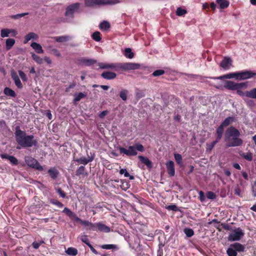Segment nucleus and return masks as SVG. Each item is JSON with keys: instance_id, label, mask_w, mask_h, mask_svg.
<instances>
[{"instance_id": "obj_30", "label": "nucleus", "mask_w": 256, "mask_h": 256, "mask_svg": "<svg viewBox=\"0 0 256 256\" xmlns=\"http://www.w3.org/2000/svg\"><path fill=\"white\" fill-rule=\"evenodd\" d=\"M74 102H79L81 99L84 98L86 96V94L82 92L76 93L74 94Z\"/></svg>"}, {"instance_id": "obj_48", "label": "nucleus", "mask_w": 256, "mask_h": 256, "mask_svg": "<svg viewBox=\"0 0 256 256\" xmlns=\"http://www.w3.org/2000/svg\"><path fill=\"white\" fill-rule=\"evenodd\" d=\"M206 196L207 198L210 200H214L216 198V194L211 191L208 192Z\"/></svg>"}, {"instance_id": "obj_47", "label": "nucleus", "mask_w": 256, "mask_h": 256, "mask_svg": "<svg viewBox=\"0 0 256 256\" xmlns=\"http://www.w3.org/2000/svg\"><path fill=\"white\" fill-rule=\"evenodd\" d=\"M50 203L52 204H54L58 206L60 208H62L63 207L64 204L60 202L55 200L54 199H52L50 200Z\"/></svg>"}, {"instance_id": "obj_25", "label": "nucleus", "mask_w": 256, "mask_h": 256, "mask_svg": "<svg viewBox=\"0 0 256 256\" xmlns=\"http://www.w3.org/2000/svg\"><path fill=\"white\" fill-rule=\"evenodd\" d=\"M245 96L246 97L256 99V88H254L250 90L245 92Z\"/></svg>"}, {"instance_id": "obj_44", "label": "nucleus", "mask_w": 256, "mask_h": 256, "mask_svg": "<svg viewBox=\"0 0 256 256\" xmlns=\"http://www.w3.org/2000/svg\"><path fill=\"white\" fill-rule=\"evenodd\" d=\"M186 13V10L179 7L177 8L176 14L178 16H182Z\"/></svg>"}, {"instance_id": "obj_52", "label": "nucleus", "mask_w": 256, "mask_h": 256, "mask_svg": "<svg viewBox=\"0 0 256 256\" xmlns=\"http://www.w3.org/2000/svg\"><path fill=\"white\" fill-rule=\"evenodd\" d=\"M19 76L24 82H26L28 78L26 74L22 70H18Z\"/></svg>"}, {"instance_id": "obj_11", "label": "nucleus", "mask_w": 256, "mask_h": 256, "mask_svg": "<svg viewBox=\"0 0 256 256\" xmlns=\"http://www.w3.org/2000/svg\"><path fill=\"white\" fill-rule=\"evenodd\" d=\"M232 64V60L230 58L224 57L220 63V66L224 70H228Z\"/></svg>"}, {"instance_id": "obj_60", "label": "nucleus", "mask_w": 256, "mask_h": 256, "mask_svg": "<svg viewBox=\"0 0 256 256\" xmlns=\"http://www.w3.org/2000/svg\"><path fill=\"white\" fill-rule=\"evenodd\" d=\"M56 192L59 194V195L62 198H66V194L64 191H62L60 188H56Z\"/></svg>"}, {"instance_id": "obj_37", "label": "nucleus", "mask_w": 256, "mask_h": 256, "mask_svg": "<svg viewBox=\"0 0 256 256\" xmlns=\"http://www.w3.org/2000/svg\"><path fill=\"white\" fill-rule=\"evenodd\" d=\"M226 253L228 256H236L237 252L230 245V247L226 250Z\"/></svg>"}, {"instance_id": "obj_22", "label": "nucleus", "mask_w": 256, "mask_h": 256, "mask_svg": "<svg viewBox=\"0 0 256 256\" xmlns=\"http://www.w3.org/2000/svg\"><path fill=\"white\" fill-rule=\"evenodd\" d=\"M30 46L36 50V52L38 54H43L44 53V50L42 48V46L36 42H33L31 44Z\"/></svg>"}, {"instance_id": "obj_20", "label": "nucleus", "mask_w": 256, "mask_h": 256, "mask_svg": "<svg viewBox=\"0 0 256 256\" xmlns=\"http://www.w3.org/2000/svg\"><path fill=\"white\" fill-rule=\"evenodd\" d=\"M138 158L142 164H146L148 168H152V162L148 158L142 156H140Z\"/></svg>"}, {"instance_id": "obj_23", "label": "nucleus", "mask_w": 256, "mask_h": 256, "mask_svg": "<svg viewBox=\"0 0 256 256\" xmlns=\"http://www.w3.org/2000/svg\"><path fill=\"white\" fill-rule=\"evenodd\" d=\"M237 77H238V72L224 74V75L220 76L219 77L216 78L219 79V80H222L224 78L230 79V78H235L236 79V80Z\"/></svg>"}, {"instance_id": "obj_57", "label": "nucleus", "mask_w": 256, "mask_h": 256, "mask_svg": "<svg viewBox=\"0 0 256 256\" xmlns=\"http://www.w3.org/2000/svg\"><path fill=\"white\" fill-rule=\"evenodd\" d=\"M136 150H138L140 152H142L144 150V146L140 144H136L134 146Z\"/></svg>"}, {"instance_id": "obj_18", "label": "nucleus", "mask_w": 256, "mask_h": 256, "mask_svg": "<svg viewBox=\"0 0 256 256\" xmlns=\"http://www.w3.org/2000/svg\"><path fill=\"white\" fill-rule=\"evenodd\" d=\"M70 36H62L54 37V39L58 42H66L72 39Z\"/></svg>"}, {"instance_id": "obj_64", "label": "nucleus", "mask_w": 256, "mask_h": 256, "mask_svg": "<svg viewBox=\"0 0 256 256\" xmlns=\"http://www.w3.org/2000/svg\"><path fill=\"white\" fill-rule=\"evenodd\" d=\"M199 198L201 202H204L205 200V195L202 191L199 192Z\"/></svg>"}, {"instance_id": "obj_12", "label": "nucleus", "mask_w": 256, "mask_h": 256, "mask_svg": "<svg viewBox=\"0 0 256 256\" xmlns=\"http://www.w3.org/2000/svg\"><path fill=\"white\" fill-rule=\"evenodd\" d=\"M166 168L168 174L171 176H174L175 174L174 164L173 161L170 160L166 164Z\"/></svg>"}, {"instance_id": "obj_53", "label": "nucleus", "mask_w": 256, "mask_h": 256, "mask_svg": "<svg viewBox=\"0 0 256 256\" xmlns=\"http://www.w3.org/2000/svg\"><path fill=\"white\" fill-rule=\"evenodd\" d=\"M166 208L168 210L176 212L178 210V207L175 204H172L166 207Z\"/></svg>"}, {"instance_id": "obj_51", "label": "nucleus", "mask_w": 256, "mask_h": 256, "mask_svg": "<svg viewBox=\"0 0 256 256\" xmlns=\"http://www.w3.org/2000/svg\"><path fill=\"white\" fill-rule=\"evenodd\" d=\"M224 127H223L221 125L219 126V127L217 128L216 131L217 136H222V134L224 133Z\"/></svg>"}, {"instance_id": "obj_56", "label": "nucleus", "mask_w": 256, "mask_h": 256, "mask_svg": "<svg viewBox=\"0 0 256 256\" xmlns=\"http://www.w3.org/2000/svg\"><path fill=\"white\" fill-rule=\"evenodd\" d=\"M68 216L72 219H76V221L77 222H78L80 221V220L78 218L76 214L73 212H72L71 211V212L68 215Z\"/></svg>"}, {"instance_id": "obj_36", "label": "nucleus", "mask_w": 256, "mask_h": 256, "mask_svg": "<svg viewBox=\"0 0 256 256\" xmlns=\"http://www.w3.org/2000/svg\"><path fill=\"white\" fill-rule=\"evenodd\" d=\"M32 56L33 60L36 62H37L38 64H43L44 60L42 58H41L40 56H38L34 54H32Z\"/></svg>"}, {"instance_id": "obj_34", "label": "nucleus", "mask_w": 256, "mask_h": 256, "mask_svg": "<svg viewBox=\"0 0 256 256\" xmlns=\"http://www.w3.org/2000/svg\"><path fill=\"white\" fill-rule=\"evenodd\" d=\"M15 44V40L13 38H8L6 40V48L10 50Z\"/></svg>"}, {"instance_id": "obj_41", "label": "nucleus", "mask_w": 256, "mask_h": 256, "mask_svg": "<svg viewBox=\"0 0 256 256\" xmlns=\"http://www.w3.org/2000/svg\"><path fill=\"white\" fill-rule=\"evenodd\" d=\"M12 32V30L10 29H2L1 30V36L2 38L8 37Z\"/></svg>"}, {"instance_id": "obj_42", "label": "nucleus", "mask_w": 256, "mask_h": 256, "mask_svg": "<svg viewBox=\"0 0 256 256\" xmlns=\"http://www.w3.org/2000/svg\"><path fill=\"white\" fill-rule=\"evenodd\" d=\"M241 156L246 160L248 161H252V155L251 152L242 153Z\"/></svg>"}, {"instance_id": "obj_26", "label": "nucleus", "mask_w": 256, "mask_h": 256, "mask_svg": "<svg viewBox=\"0 0 256 256\" xmlns=\"http://www.w3.org/2000/svg\"><path fill=\"white\" fill-rule=\"evenodd\" d=\"M76 175L78 176L82 175L83 177L86 176L88 174L85 172V168L84 166H80L76 170Z\"/></svg>"}, {"instance_id": "obj_46", "label": "nucleus", "mask_w": 256, "mask_h": 256, "mask_svg": "<svg viewBox=\"0 0 256 256\" xmlns=\"http://www.w3.org/2000/svg\"><path fill=\"white\" fill-rule=\"evenodd\" d=\"M247 87H248V82L236 83V88L237 89L246 88Z\"/></svg>"}, {"instance_id": "obj_27", "label": "nucleus", "mask_w": 256, "mask_h": 256, "mask_svg": "<svg viewBox=\"0 0 256 256\" xmlns=\"http://www.w3.org/2000/svg\"><path fill=\"white\" fill-rule=\"evenodd\" d=\"M38 38V35L34 32H30L25 36L24 43L28 42L30 40H36Z\"/></svg>"}, {"instance_id": "obj_45", "label": "nucleus", "mask_w": 256, "mask_h": 256, "mask_svg": "<svg viewBox=\"0 0 256 256\" xmlns=\"http://www.w3.org/2000/svg\"><path fill=\"white\" fill-rule=\"evenodd\" d=\"M28 14V12L22 13L19 14H16L15 15H12L10 16V18L13 19H18L20 18L25 16H26Z\"/></svg>"}, {"instance_id": "obj_55", "label": "nucleus", "mask_w": 256, "mask_h": 256, "mask_svg": "<svg viewBox=\"0 0 256 256\" xmlns=\"http://www.w3.org/2000/svg\"><path fill=\"white\" fill-rule=\"evenodd\" d=\"M80 240L84 244H86L87 246L90 244L88 238L86 236H81L80 237Z\"/></svg>"}, {"instance_id": "obj_8", "label": "nucleus", "mask_w": 256, "mask_h": 256, "mask_svg": "<svg viewBox=\"0 0 256 256\" xmlns=\"http://www.w3.org/2000/svg\"><path fill=\"white\" fill-rule=\"evenodd\" d=\"M120 154H124L128 156H134L137 154V152L134 146H130L128 149H126L122 147L118 148Z\"/></svg>"}, {"instance_id": "obj_3", "label": "nucleus", "mask_w": 256, "mask_h": 256, "mask_svg": "<svg viewBox=\"0 0 256 256\" xmlns=\"http://www.w3.org/2000/svg\"><path fill=\"white\" fill-rule=\"evenodd\" d=\"M244 232L240 228L232 230L228 234V240L229 242H236L240 240L244 236Z\"/></svg>"}, {"instance_id": "obj_33", "label": "nucleus", "mask_w": 256, "mask_h": 256, "mask_svg": "<svg viewBox=\"0 0 256 256\" xmlns=\"http://www.w3.org/2000/svg\"><path fill=\"white\" fill-rule=\"evenodd\" d=\"M98 230L104 232H110V228L106 225H96Z\"/></svg>"}, {"instance_id": "obj_17", "label": "nucleus", "mask_w": 256, "mask_h": 256, "mask_svg": "<svg viewBox=\"0 0 256 256\" xmlns=\"http://www.w3.org/2000/svg\"><path fill=\"white\" fill-rule=\"evenodd\" d=\"M230 246L236 252H242L245 249L244 246L238 242H235Z\"/></svg>"}, {"instance_id": "obj_39", "label": "nucleus", "mask_w": 256, "mask_h": 256, "mask_svg": "<svg viewBox=\"0 0 256 256\" xmlns=\"http://www.w3.org/2000/svg\"><path fill=\"white\" fill-rule=\"evenodd\" d=\"M184 232L186 236L188 238L192 237L194 234V232L191 228H186L184 230Z\"/></svg>"}, {"instance_id": "obj_59", "label": "nucleus", "mask_w": 256, "mask_h": 256, "mask_svg": "<svg viewBox=\"0 0 256 256\" xmlns=\"http://www.w3.org/2000/svg\"><path fill=\"white\" fill-rule=\"evenodd\" d=\"M9 160L14 165H16L18 164V160L14 156H12L10 157Z\"/></svg>"}, {"instance_id": "obj_29", "label": "nucleus", "mask_w": 256, "mask_h": 256, "mask_svg": "<svg viewBox=\"0 0 256 256\" xmlns=\"http://www.w3.org/2000/svg\"><path fill=\"white\" fill-rule=\"evenodd\" d=\"M216 2L220 5V8L222 9L228 8L230 2L227 0H216Z\"/></svg>"}, {"instance_id": "obj_63", "label": "nucleus", "mask_w": 256, "mask_h": 256, "mask_svg": "<svg viewBox=\"0 0 256 256\" xmlns=\"http://www.w3.org/2000/svg\"><path fill=\"white\" fill-rule=\"evenodd\" d=\"M216 144L213 142L210 144H206V150L211 151Z\"/></svg>"}, {"instance_id": "obj_16", "label": "nucleus", "mask_w": 256, "mask_h": 256, "mask_svg": "<svg viewBox=\"0 0 256 256\" xmlns=\"http://www.w3.org/2000/svg\"><path fill=\"white\" fill-rule=\"evenodd\" d=\"M102 76L106 80H112L116 78V74L111 72H106L102 74Z\"/></svg>"}, {"instance_id": "obj_13", "label": "nucleus", "mask_w": 256, "mask_h": 256, "mask_svg": "<svg viewBox=\"0 0 256 256\" xmlns=\"http://www.w3.org/2000/svg\"><path fill=\"white\" fill-rule=\"evenodd\" d=\"M11 76L12 80L14 81L16 86L20 88H22V84L16 72L12 71L11 72Z\"/></svg>"}, {"instance_id": "obj_6", "label": "nucleus", "mask_w": 256, "mask_h": 256, "mask_svg": "<svg viewBox=\"0 0 256 256\" xmlns=\"http://www.w3.org/2000/svg\"><path fill=\"white\" fill-rule=\"evenodd\" d=\"M140 65L139 64L133 62L119 63L118 70L128 71L140 68Z\"/></svg>"}, {"instance_id": "obj_15", "label": "nucleus", "mask_w": 256, "mask_h": 256, "mask_svg": "<svg viewBox=\"0 0 256 256\" xmlns=\"http://www.w3.org/2000/svg\"><path fill=\"white\" fill-rule=\"evenodd\" d=\"M224 87L227 90H237L236 83L230 80H226Z\"/></svg>"}, {"instance_id": "obj_49", "label": "nucleus", "mask_w": 256, "mask_h": 256, "mask_svg": "<svg viewBox=\"0 0 256 256\" xmlns=\"http://www.w3.org/2000/svg\"><path fill=\"white\" fill-rule=\"evenodd\" d=\"M174 158L177 163L179 164L182 162V157L180 154H175L174 155Z\"/></svg>"}, {"instance_id": "obj_40", "label": "nucleus", "mask_w": 256, "mask_h": 256, "mask_svg": "<svg viewBox=\"0 0 256 256\" xmlns=\"http://www.w3.org/2000/svg\"><path fill=\"white\" fill-rule=\"evenodd\" d=\"M128 91L126 90H122L120 92V96L123 100H127V94Z\"/></svg>"}, {"instance_id": "obj_38", "label": "nucleus", "mask_w": 256, "mask_h": 256, "mask_svg": "<svg viewBox=\"0 0 256 256\" xmlns=\"http://www.w3.org/2000/svg\"><path fill=\"white\" fill-rule=\"evenodd\" d=\"M102 5L114 4L120 2L119 0H102Z\"/></svg>"}, {"instance_id": "obj_31", "label": "nucleus", "mask_w": 256, "mask_h": 256, "mask_svg": "<svg viewBox=\"0 0 256 256\" xmlns=\"http://www.w3.org/2000/svg\"><path fill=\"white\" fill-rule=\"evenodd\" d=\"M100 28L102 30L106 31L110 28V24L107 21H104L100 24Z\"/></svg>"}, {"instance_id": "obj_4", "label": "nucleus", "mask_w": 256, "mask_h": 256, "mask_svg": "<svg viewBox=\"0 0 256 256\" xmlns=\"http://www.w3.org/2000/svg\"><path fill=\"white\" fill-rule=\"evenodd\" d=\"M80 7L79 2H76L68 5L66 8L64 15L68 18H72L74 17V14L78 11Z\"/></svg>"}, {"instance_id": "obj_10", "label": "nucleus", "mask_w": 256, "mask_h": 256, "mask_svg": "<svg viewBox=\"0 0 256 256\" xmlns=\"http://www.w3.org/2000/svg\"><path fill=\"white\" fill-rule=\"evenodd\" d=\"M102 0H84V6L88 8H94L102 5Z\"/></svg>"}, {"instance_id": "obj_54", "label": "nucleus", "mask_w": 256, "mask_h": 256, "mask_svg": "<svg viewBox=\"0 0 256 256\" xmlns=\"http://www.w3.org/2000/svg\"><path fill=\"white\" fill-rule=\"evenodd\" d=\"M86 228V230H92V231H98V228L96 225H85Z\"/></svg>"}, {"instance_id": "obj_61", "label": "nucleus", "mask_w": 256, "mask_h": 256, "mask_svg": "<svg viewBox=\"0 0 256 256\" xmlns=\"http://www.w3.org/2000/svg\"><path fill=\"white\" fill-rule=\"evenodd\" d=\"M51 52H52V53L53 54H54V56H56L58 57V58L61 56L60 53L57 49L53 48Z\"/></svg>"}, {"instance_id": "obj_14", "label": "nucleus", "mask_w": 256, "mask_h": 256, "mask_svg": "<svg viewBox=\"0 0 256 256\" xmlns=\"http://www.w3.org/2000/svg\"><path fill=\"white\" fill-rule=\"evenodd\" d=\"M80 64L84 66H90L96 62V60L94 59L82 58L80 60Z\"/></svg>"}, {"instance_id": "obj_21", "label": "nucleus", "mask_w": 256, "mask_h": 256, "mask_svg": "<svg viewBox=\"0 0 256 256\" xmlns=\"http://www.w3.org/2000/svg\"><path fill=\"white\" fill-rule=\"evenodd\" d=\"M236 120V118L234 116H229L226 118L224 122L220 124L223 127H226L230 124L234 122H235Z\"/></svg>"}, {"instance_id": "obj_9", "label": "nucleus", "mask_w": 256, "mask_h": 256, "mask_svg": "<svg viewBox=\"0 0 256 256\" xmlns=\"http://www.w3.org/2000/svg\"><path fill=\"white\" fill-rule=\"evenodd\" d=\"M98 65L101 69H111L118 71L119 63L106 64L99 62Z\"/></svg>"}, {"instance_id": "obj_5", "label": "nucleus", "mask_w": 256, "mask_h": 256, "mask_svg": "<svg viewBox=\"0 0 256 256\" xmlns=\"http://www.w3.org/2000/svg\"><path fill=\"white\" fill-rule=\"evenodd\" d=\"M25 162L26 164L34 169L42 171L44 170L42 166L40 164L38 161L31 156H26Z\"/></svg>"}, {"instance_id": "obj_2", "label": "nucleus", "mask_w": 256, "mask_h": 256, "mask_svg": "<svg viewBox=\"0 0 256 256\" xmlns=\"http://www.w3.org/2000/svg\"><path fill=\"white\" fill-rule=\"evenodd\" d=\"M15 136L16 142L22 148L36 146L37 141L34 139L33 135L27 136L26 132L20 130V126L16 127Z\"/></svg>"}, {"instance_id": "obj_58", "label": "nucleus", "mask_w": 256, "mask_h": 256, "mask_svg": "<svg viewBox=\"0 0 256 256\" xmlns=\"http://www.w3.org/2000/svg\"><path fill=\"white\" fill-rule=\"evenodd\" d=\"M44 240H41L40 242H34L32 244V246L34 248L38 249L39 248L40 244H44Z\"/></svg>"}, {"instance_id": "obj_19", "label": "nucleus", "mask_w": 256, "mask_h": 256, "mask_svg": "<svg viewBox=\"0 0 256 256\" xmlns=\"http://www.w3.org/2000/svg\"><path fill=\"white\" fill-rule=\"evenodd\" d=\"M92 158L88 157L86 158L85 157H81L80 158L74 159V161L78 162L80 164H86L92 161Z\"/></svg>"}, {"instance_id": "obj_43", "label": "nucleus", "mask_w": 256, "mask_h": 256, "mask_svg": "<svg viewBox=\"0 0 256 256\" xmlns=\"http://www.w3.org/2000/svg\"><path fill=\"white\" fill-rule=\"evenodd\" d=\"M100 34L99 32H96L92 34V38L96 42H100L101 40Z\"/></svg>"}, {"instance_id": "obj_1", "label": "nucleus", "mask_w": 256, "mask_h": 256, "mask_svg": "<svg viewBox=\"0 0 256 256\" xmlns=\"http://www.w3.org/2000/svg\"><path fill=\"white\" fill-rule=\"evenodd\" d=\"M240 132L234 126L229 127L224 134V141L226 142V148L235 147L241 146L242 140L239 138Z\"/></svg>"}, {"instance_id": "obj_35", "label": "nucleus", "mask_w": 256, "mask_h": 256, "mask_svg": "<svg viewBox=\"0 0 256 256\" xmlns=\"http://www.w3.org/2000/svg\"><path fill=\"white\" fill-rule=\"evenodd\" d=\"M66 252L68 254L74 256L78 254V250L74 248H68L66 250Z\"/></svg>"}, {"instance_id": "obj_32", "label": "nucleus", "mask_w": 256, "mask_h": 256, "mask_svg": "<svg viewBox=\"0 0 256 256\" xmlns=\"http://www.w3.org/2000/svg\"><path fill=\"white\" fill-rule=\"evenodd\" d=\"M124 55L126 58H132L134 56V54L132 52L131 48H126L124 51Z\"/></svg>"}, {"instance_id": "obj_28", "label": "nucleus", "mask_w": 256, "mask_h": 256, "mask_svg": "<svg viewBox=\"0 0 256 256\" xmlns=\"http://www.w3.org/2000/svg\"><path fill=\"white\" fill-rule=\"evenodd\" d=\"M4 92L6 95L12 98H14L16 96L15 92L8 87L4 88Z\"/></svg>"}, {"instance_id": "obj_24", "label": "nucleus", "mask_w": 256, "mask_h": 256, "mask_svg": "<svg viewBox=\"0 0 256 256\" xmlns=\"http://www.w3.org/2000/svg\"><path fill=\"white\" fill-rule=\"evenodd\" d=\"M48 172L50 174V177L53 179H56V178H57L59 174L58 171L55 168H50L48 170Z\"/></svg>"}, {"instance_id": "obj_50", "label": "nucleus", "mask_w": 256, "mask_h": 256, "mask_svg": "<svg viewBox=\"0 0 256 256\" xmlns=\"http://www.w3.org/2000/svg\"><path fill=\"white\" fill-rule=\"evenodd\" d=\"M164 74V71L163 70H155L152 73L154 76H158Z\"/></svg>"}, {"instance_id": "obj_62", "label": "nucleus", "mask_w": 256, "mask_h": 256, "mask_svg": "<svg viewBox=\"0 0 256 256\" xmlns=\"http://www.w3.org/2000/svg\"><path fill=\"white\" fill-rule=\"evenodd\" d=\"M120 174H124L125 177L127 178L130 176L129 173L125 168H122L120 170Z\"/></svg>"}, {"instance_id": "obj_7", "label": "nucleus", "mask_w": 256, "mask_h": 256, "mask_svg": "<svg viewBox=\"0 0 256 256\" xmlns=\"http://www.w3.org/2000/svg\"><path fill=\"white\" fill-rule=\"evenodd\" d=\"M255 76H256V73L250 70L238 72V77L236 78V80H245L253 78Z\"/></svg>"}]
</instances>
